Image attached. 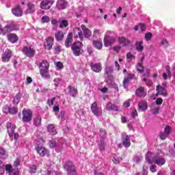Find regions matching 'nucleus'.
I'll return each mask as SVG.
<instances>
[{"instance_id": "nucleus-1", "label": "nucleus", "mask_w": 175, "mask_h": 175, "mask_svg": "<svg viewBox=\"0 0 175 175\" xmlns=\"http://www.w3.org/2000/svg\"><path fill=\"white\" fill-rule=\"evenodd\" d=\"M38 68L40 69V74L42 79H50V63L47 60L44 59L39 64Z\"/></svg>"}, {"instance_id": "nucleus-2", "label": "nucleus", "mask_w": 175, "mask_h": 175, "mask_svg": "<svg viewBox=\"0 0 175 175\" xmlns=\"http://www.w3.org/2000/svg\"><path fill=\"white\" fill-rule=\"evenodd\" d=\"M63 167L67 172V175H77V171H76V167L73 162L70 161H66Z\"/></svg>"}, {"instance_id": "nucleus-3", "label": "nucleus", "mask_w": 175, "mask_h": 175, "mask_svg": "<svg viewBox=\"0 0 175 175\" xmlns=\"http://www.w3.org/2000/svg\"><path fill=\"white\" fill-rule=\"evenodd\" d=\"M83 47V43L80 41L75 42L72 46L71 49L74 55L79 57L81 54V48Z\"/></svg>"}, {"instance_id": "nucleus-4", "label": "nucleus", "mask_w": 175, "mask_h": 175, "mask_svg": "<svg viewBox=\"0 0 175 175\" xmlns=\"http://www.w3.org/2000/svg\"><path fill=\"white\" fill-rule=\"evenodd\" d=\"M22 53L25 57H27V58H33L36 54V51L31 46H25L22 49Z\"/></svg>"}, {"instance_id": "nucleus-5", "label": "nucleus", "mask_w": 175, "mask_h": 175, "mask_svg": "<svg viewBox=\"0 0 175 175\" xmlns=\"http://www.w3.org/2000/svg\"><path fill=\"white\" fill-rule=\"evenodd\" d=\"M33 116V113H32V111L29 109H23L22 118L23 122H31Z\"/></svg>"}, {"instance_id": "nucleus-6", "label": "nucleus", "mask_w": 175, "mask_h": 175, "mask_svg": "<svg viewBox=\"0 0 175 175\" xmlns=\"http://www.w3.org/2000/svg\"><path fill=\"white\" fill-rule=\"evenodd\" d=\"M90 109L92 113H93L94 116H102L103 114L102 109L98 107V103H96V102H94L91 105Z\"/></svg>"}, {"instance_id": "nucleus-7", "label": "nucleus", "mask_w": 175, "mask_h": 175, "mask_svg": "<svg viewBox=\"0 0 175 175\" xmlns=\"http://www.w3.org/2000/svg\"><path fill=\"white\" fill-rule=\"evenodd\" d=\"M90 66L93 72L95 73H100L102 72V63H94L91 62L90 63Z\"/></svg>"}, {"instance_id": "nucleus-8", "label": "nucleus", "mask_w": 175, "mask_h": 175, "mask_svg": "<svg viewBox=\"0 0 175 175\" xmlns=\"http://www.w3.org/2000/svg\"><path fill=\"white\" fill-rule=\"evenodd\" d=\"M5 172L9 174V175H18V168L12 166L10 164H7L5 165Z\"/></svg>"}, {"instance_id": "nucleus-9", "label": "nucleus", "mask_w": 175, "mask_h": 175, "mask_svg": "<svg viewBox=\"0 0 175 175\" xmlns=\"http://www.w3.org/2000/svg\"><path fill=\"white\" fill-rule=\"evenodd\" d=\"M54 44V38L53 37H48L46 38L44 47L45 50H51L53 49V46Z\"/></svg>"}, {"instance_id": "nucleus-10", "label": "nucleus", "mask_w": 175, "mask_h": 175, "mask_svg": "<svg viewBox=\"0 0 175 175\" xmlns=\"http://www.w3.org/2000/svg\"><path fill=\"white\" fill-rule=\"evenodd\" d=\"M36 150L40 157H46L49 152V150L41 144L37 145Z\"/></svg>"}, {"instance_id": "nucleus-11", "label": "nucleus", "mask_w": 175, "mask_h": 175, "mask_svg": "<svg viewBox=\"0 0 175 175\" xmlns=\"http://www.w3.org/2000/svg\"><path fill=\"white\" fill-rule=\"evenodd\" d=\"M12 13L15 16V17H21L23 16V9L21 5H16L14 8L12 9Z\"/></svg>"}, {"instance_id": "nucleus-12", "label": "nucleus", "mask_w": 175, "mask_h": 175, "mask_svg": "<svg viewBox=\"0 0 175 175\" xmlns=\"http://www.w3.org/2000/svg\"><path fill=\"white\" fill-rule=\"evenodd\" d=\"M35 10H36L35 4L32 2H28L27 3V9L25 11V14H32V13H35Z\"/></svg>"}, {"instance_id": "nucleus-13", "label": "nucleus", "mask_w": 175, "mask_h": 175, "mask_svg": "<svg viewBox=\"0 0 175 175\" xmlns=\"http://www.w3.org/2000/svg\"><path fill=\"white\" fill-rule=\"evenodd\" d=\"M166 163V160L163 157H161L158 155H156L153 157V161H152V164L154 163L155 165H158L159 166H163Z\"/></svg>"}, {"instance_id": "nucleus-14", "label": "nucleus", "mask_w": 175, "mask_h": 175, "mask_svg": "<svg viewBox=\"0 0 175 175\" xmlns=\"http://www.w3.org/2000/svg\"><path fill=\"white\" fill-rule=\"evenodd\" d=\"M73 42V33L69 32L67 35V38L64 41V45L66 49H69V47H72V43Z\"/></svg>"}, {"instance_id": "nucleus-15", "label": "nucleus", "mask_w": 175, "mask_h": 175, "mask_svg": "<svg viewBox=\"0 0 175 175\" xmlns=\"http://www.w3.org/2000/svg\"><path fill=\"white\" fill-rule=\"evenodd\" d=\"M135 95L139 98H146L147 96V92L144 87H139L135 90Z\"/></svg>"}, {"instance_id": "nucleus-16", "label": "nucleus", "mask_w": 175, "mask_h": 175, "mask_svg": "<svg viewBox=\"0 0 175 175\" xmlns=\"http://www.w3.org/2000/svg\"><path fill=\"white\" fill-rule=\"evenodd\" d=\"M11 58H12V51L9 49H6L1 57L2 62H9Z\"/></svg>"}, {"instance_id": "nucleus-17", "label": "nucleus", "mask_w": 175, "mask_h": 175, "mask_svg": "<svg viewBox=\"0 0 175 175\" xmlns=\"http://www.w3.org/2000/svg\"><path fill=\"white\" fill-rule=\"evenodd\" d=\"M115 39L113 37L109 36H105L104 37V46L105 47H109L114 43Z\"/></svg>"}, {"instance_id": "nucleus-18", "label": "nucleus", "mask_w": 175, "mask_h": 175, "mask_svg": "<svg viewBox=\"0 0 175 175\" xmlns=\"http://www.w3.org/2000/svg\"><path fill=\"white\" fill-rule=\"evenodd\" d=\"M118 40L120 44H123L124 47H126L132 44V42H131L129 39L125 37H119L118 38Z\"/></svg>"}, {"instance_id": "nucleus-19", "label": "nucleus", "mask_w": 175, "mask_h": 175, "mask_svg": "<svg viewBox=\"0 0 175 175\" xmlns=\"http://www.w3.org/2000/svg\"><path fill=\"white\" fill-rule=\"evenodd\" d=\"M40 8L44 10H49L51 8V1L44 0L40 3Z\"/></svg>"}, {"instance_id": "nucleus-20", "label": "nucleus", "mask_w": 175, "mask_h": 175, "mask_svg": "<svg viewBox=\"0 0 175 175\" xmlns=\"http://www.w3.org/2000/svg\"><path fill=\"white\" fill-rule=\"evenodd\" d=\"M66 5H68V2L65 0H59L57 1L56 8L58 10H64V9H66Z\"/></svg>"}, {"instance_id": "nucleus-21", "label": "nucleus", "mask_w": 175, "mask_h": 175, "mask_svg": "<svg viewBox=\"0 0 175 175\" xmlns=\"http://www.w3.org/2000/svg\"><path fill=\"white\" fill-rule=\"evenodd\" d=\"M16 25L12 23L7 26L4 27V33L6 35V33H9V32H12V31H16Z\"/></svg>"}, {"instance_id": "nucleus-22", "label": "nucleus", "mask_w": 175, "mask_h": 175, "mask_svg": "<svg viewBox=\"0 0 175 175\" xmlns=\"http://www.w3.org/2000/svg\"><path fill=\"white\" fill-rule=\"evenodd\" d=\"M73 32L75 34H77V36H75V39L79 38L80 40H83L84 37L83 36V31L80 30V28L76 27L75 29H74Z\"/></svg>"}, {"instance_id": "nucleus-23", "label": "nucleus", "mask_w": 175, "mask_h": 175, "mask_svg": "<svg viewBox=\"0 0 175 175\" xmlns=\"http://www.w3.org/2000/svg\"><path fill=\"white\" fill-rule=\"evenodd\" d=\"M147 103L144 100H140L138 103V110L139 111H146L147 109Z\"/></svg>"}, {"instance_id": "nucleus-24", "label": "nucleus", "mask_w": 175, "mask_h": 175, "mask_svg": "<svg viewBox=\"0 0 175 175\" xmlns=\"http://www.w3.org/2000/svg\"><path fill=\"white\" fill-rule=\"evenodd\" d=\"M156 90L159 95H162L163 96L165 97L167 96V92L165 88H162V86L161 85H157Z\"/></svg>"}, {"instance_id": "nucleus-25", "label": "nucleus", "mask_w": 175, "mask_h": 175, "mask_svg": "<svg viewBox=\"0 0 175 175\" xmlns=\"http://www.w3.org/2000/svg\"><path fill=\"white\" fill-rule=\"evenodd\" d=\"M92 43L95 49H97V50H102V47H103L102 40H93Z\"/></svg>"}, {"instance_id": "nucleus-26", "label": "nucleus", "mask_w": 175, "mask_h": 175, "mask_svg": "<svg viewBox=\"0 0 175 175\" xmlns=\"http://www.w3.org/2000/svg\"><path fill=\"white\" fill-rule=\"evenodd\" d=\"M47 131L53 136H55V135H57V130H55V126H54V124H49L47 127Z\"/></svg>"}, {"instance_id": "nucleus-27", "label": "nucleus", "mask_w": 175, "mask_h": 175, "mask_svg": "<svg viewBox=\"0 0 175 175\" xmlns=\"http://www.w3.org/2000/svg\"><path fill=\"white\" fill-rule=\"evenodd\" d=\"M55 38L57 42H61L64 40V38H65V34H64L63 31H59L55 33Z\"/></svg>"}, {"instance_id": "nucleus-28", "label": "nucleus", "mask_w": 175, "mask_h": 175, "mask_svg": "<svg viewBox=\"0 0 175 175\" xmlns=\"http://www.w3.org/2000/svg\"><path fill=\"white\" fill-rule=\"evenodd\" d=\"M106 109L109 111H118V107H117L116 105H114L111 103H108L107 104Z\"/></svg>"}, {"instance_id": "nucleus-29", "label": "nucleus", "mask_w": 175, "mask_h": 175, "mask_svg": "<svg viewBox=\"0 0 175 175\" xmlns=\"http://www.w3.org/2000/svg\"><path fill=\"white\" fill-rule=\"evenodd\" d=\"M8 134L14 133V129H16V126L10 122H7L6 124Z\"/></svg>"}, {"instance_id": "nucleus-30", "label": "nucleus", "mask_w": 175, "mask_h": 175, "mask_svg": "<svg viewBox=\"0 0 175 175\" xmlns=\"http://www.w3.org/2000/svg\"><path fill=\"white\" fill-rule=\"evenodd\" d=\"M8 40L11 43H16L18 41V37L15 33H10L8 35Z\"/></svg>"}, {"instance_id": "nucleus-31", "label": "nucleus", "mask_w": 175, "mask_h": 175, "mask_svg": "<svg viewBox=\"0 0 175 175\" xmlns=\"http://www.w3.org/2000/svg\"><path fill=\"white\" fill-rule=\"evenodd\" d=\"M122 144L126 148L131 147V138L129 137V135L125 136L124 139L122 141Z\"/></svg>"}, {"instance_id": "nucleus-32", "label": "nucleus", "mask_w": 175, "mask_h": 175, "mask_svg": "<svg viewBox=\"0 0 175 175\" xmlns=\"http://www.w3.org/2000/svg\"><path fill=\"white\" fill-rule=\"evenodd\" d=\"M67 88H68L69 94H70L71 96L75 98V96H76V95H77L79 92L77 91V88L72 89V86H70V85L68 86Z\"/></svg>"}, {"instance_id": "nucleus-33", "label": "nucleus", "mask_w": 175, "mask_h": 175, "mask_svg": "<svg viewBox=\"0 0 175 175\" xmlns=\"http://www.w3.org/2000/svg\"><path fill=\"white\" fill-rule=\"evenodd\" d=\"M98 145L99 146L100 151H105L106 147V142L105 139H100V141L98 142Z\"/></svg>"}, {"instance_id": "nucleus-34", "label": "nucleus", "mask_w": 175, "mask_h": 175, "mask_svg": "<svg viewBox=\"0 0 175 175\" xmlns=\"http://www.w3.org/2000/svg\"><path fill=\"white\" fill-rule=\"evenodd\" d=\"M152 155V152H147L146 154V161L148 162V163L152 164V161H154V157L151 159V157Z\"/></svg>"}, {"instance_id": "nucleus-35", "label": "nucleus", "mask_w": 175, "mask_h": 175, "mask_svg": "<svg viewBox=\"0 0 175 175\" xmlns=\"http://www.w3.org/2000/svg\"><path fill=\"white\" fill-rule=\"evenodd\" d=\"M137 51H143L144 46H143V41H139L135 43Z\"/></svg>"}, {"instance_id": "nucleus-36", "label": "nucleus", "mask_w": 175, "mask_h": 175, "mask_svg": "<svg viewBox=\"0 0 175 175\" xmlns=\"http://www.w3.org/2000/svg\"><path fill=\"white\" fill-rule=\"evenodd\" d=\"M33 124L35 126H40L42 125V118L40 116H36L33 120Z\"/></svg>"}, {"instance_id": "nucleus-37", "label": "nucleus", "mask_w": 175, "mask_h": 175, "mask_svg": "<svg viewBox=\"0 0 175 175\" xmlns=\"http://www.w3.org/2000/svg\"><path fill=\"white\" fill-rule=\"evenodd\" d=\"M20 100H21V94L18 93L14 98V100H13L14 105H18V103H20Z\"/></svg>"}, {"instance_id": "nucleus-38", "label": "nucleus", "mask_w": 175, "mask_h": 175, "mask_svg": "<svg viewBox=\"0 0 175 175\" xmlns=\"http://www.w3.org/2000/svg\"><path fill=\"white\" fill-rule=\"evenodd\" d=\"M68 25H69L68 21L65 19H60V25H59V28H66Z\"/></svg>"}, {"instance_id": "nucleus-39", "label": "nucleus", "mask_w": 175, "mask_h": 175, "mask_svg": "<svg viewBox=\"0 0 175 175\" xmlns=\"http://www.w3.org/2000/svg\"><path fill=\"white\" fill-rule=\"evenodd\" d=\"M101 139L100 140H105L107 137V133H106V130L101 129H100V133H99Z\"/></svg>"}, {"instance_id": "nucleus-40", "label": "nucleus", "mask_w": 175, "mask_h": 175, "mask_svg": "<svg viewBox=\"0 0 175 175\" xmlns=\"http://www.w3.org/2000/svg\"><path fill=\"white\" fill-rule=\"evenodd\" d=\"M83 35L85 38H86V39H88L89 38H91V36H92V31H91L90 29H85L83 31Z\"/></svg>"}, {"instance_id": "nucleus-41", "label": "nucleus", "mask_w": 175, "mask_h": 175, "mask_svg": "<svg viewBox=\"0 0 175 175\" xmlns=\"http://www.w3.org/2000/svg\"><path fill=\"white\" fill-rule=\"evenodd\" d=\"M17 111H18V108H17V107H10L8 113L9 114H12L13 116L14 114H17Z\"/></svg>"}, {"instance_id": "nucleus-42", "label": "nucleus", "mask_w": 175, "mask_h": 175, "mask_svg": "<svg viewBox=\"0 0 175 175\" xmlns=\"http://www.w3.org/2000/svg\"><path fill=\"white\" fill-rule=\"evenodd\" d=\"M136 69L139 73H143V72H144V66L140 63L137 64Z\"/></svg>"}, {"instance_id": "nucleus-43", "label": "nucleus", "mask_w": 175, "mask_h": 175, "mask_svg": "<svg viewBox=\"0 0 175 175\" xmlns=\"http://www.w3.org/2000/svg\"><path fill=\"white\" fill-rule=\"evenodd\" d=\"M122 84H123V88H124V90L128 89V87H129V81L128 80V79H126L124 77L123 79V81H122Z\"/></svg>"}, {"instance_id": "nucleus-44", "label": "nucleus", "mask_w": 175, "mask_h": 175, "mask_svg": "<svg viewBox=\"0 0 175 175\" xmlns=\"http://www.w3.org/2000/svg\"><path fill=\"white\" fill-rule=\"evenodd\" d=\"M105 75H107V76H109V75H111V73L113 72V67L109 66V67L105 68Z\"/></svg>"}, {"instance_id": "nucleus-45", "label": "nucleus", "mask_w": 175, "mask_h": 175, "mask_svg": "<svg viewBox=\"0 0 175 175\" xmlns=\"http://www.w3.org/2000/svg\"><path fill=\"white\" fill-rule=\"evenodd\" d=\"M165 70L169 79H172V71H170V66L167 65L165 66Z\"/></svg>"}, {"instance_id": "nucleus-46", "label": "nucleus", "mask_w": 175, "mask_h": 175, "mask_svg": "<svg viewBox=\"0 0 175 175\" xmlns=\"http://www.w3.org/2000/svg\"><path fill=\"white\" fill-rule=\"evenodd\" d=\"M124 78L127 79L129 81H131V80L136 79V75L135 74L130 73L127 77H124Z\"/></svg>"}, {"instance_id": "nucleus-47", "label": "nucleus", "mask_w": 175, "mask_h": 175, "mask_svg": "<svg viewBox=\"0 0 175 175\" xmlns=\"http://www.w3.org/2000/svg\"><path fill=\"white\" fill-rule=\"evenodd\" d=\"M41 21L43 24H46V23H50V17L48 16H42Z\"/></svg>"}, {"instance_id": "nucleus-48", "label": "nucleus", "mask_w": 175, "mask_h": 175, "mask_svg": "<svg viewBox=\"0 0 175 175\" xmlns=\"http://www.w3.org/2000/svg\"><path fill=\"white\" fill-rule=\"evenodd\" d=\"M20 163H21V160L19 158H16L13 163V166L14 167H18V166H20Z\"/></svg>"}, {"instance_id": "nucleus-49", "label": "nucleus", "mask_w": 175, "mask_h": 175, "mask_svg": "<svg viewBox=\"0 0 175 175\" xmlns=\"http://www.w3.org/2000/svg\"><path fill=\"white\" fill-rule=\"evenodd\" d=\"M37 167L35 165H30L29 167V172L30 173H36Z\"/></svg>"}, {"instance_id": "nucleus-50", "label": "nucleus", "mask_w": 175, "mask_h": 175, "mask_svg": "<svg viewBox=\"0 0 175 175\" xmlns=\"http://www.w3.org/2000/svg\"><path fill=\"white\" fill-rule=\"evenodd\" d=\"M0 172L1 174H3L5 173V164L0 160Z\"/></svg>"}, {"instance_id": "nucleus-51", "label": "nucleus", "mask_w": 175, "mask_h": 175, "mask_svg": "<svg viewBox=\"0 0 175 175\" xmlns=\"http://www.w3.org/2000/svg\"><path fill=\"white\" fill-rule=\"evenodd\" d=\"M56 98L53 97L51 100L48 99L46 100V103L49 106H53L54 105V100H55Z\"/></svg>"}, {"instance_id": "nucleus-52", "label": "nucleus", "mask_w": 175, "mask_h": 175, "mask_svg": "<svg viewBox=\"0 0 175 175\" xmlns=\"http://www.w3.org/2000/svg\"><path fill=\"white\" fill-rule=\"evenodd\" d=\"M126 59H136V56L132 55V53H127Z\"/></svg>"}, {"instance_id": "nucleus-53", "label": "nucleus", "mask_w": 175, "mask_h": 175, "mask_svg": "<svg viewBox=\"0 0 175 175\" xmlns=\"http://www.w3.org/2000/svg\"><path fill=\"white\" fill-rule=\"evenodd\" d=\"M49 146L51 148H55V147H57V142H55V141L51 140L49 141Z\"/></svg>"}, {"instance_id": "nucleus-54", "label": "nucleus", "mask_w": 175, "mask_h": 175, "mask_svg": "<svg viewBox=\"0 0 175 175\" xmlns=\"http://www.w3.org/2000/svg\"><path fill=\"white\" fill-rule=\"evenodd\" d=\"M152 38V33L150 32L146 33L145 34V39L146 40H151V38Z\"/></svg>"}, {"instance_id": "nucleus-55", "label": "nucleus", "mask_w": 175, "mask_h": 175, "mask_svg": "<svg viewBox=\"0 0 175 175\" xmlns=\"http://www.w3.org/2000/svg\"><path fill=\"white\" fill-rule=\"evenodd\" d=\"M150 170L152 173H157V165L155 164L152 165L150 167Z\"/></svg>"}, {"instance_id": "nucleus-56", "label": "nucleus", "mask_w": 175, "mask_h": 175, "mask_svg": "<svg viewBox=\"0 0 175 175\" xmlns=\"http://www.w3.org/2000/svg\"><path fill=\"white\" fill-rule=\"evenodd\" d=\"M10 107L8 105H5L3 107V112L5 113V114H9V110H10Z\"/></svg>"}, {"instance_id": "nucleus-57", "label": "nucleus", "mask_w": 175, "mask_h": 175, "mask_svg": "<svg viewBox=\"0 0 175 175\" xmlns=\"http://www.w3.org/2000/svg\"><path fill=\"white\" fill-rule=\"evenodd\" d=\"M5 154H6V150H5L3 148L0 147V158H2V157H5Z\"/></svg>"}, {"instance_id": "nucleus-58", "label": "nucleus", "mask_w": 175, "mask_h": 175, "mask_svg": "<svg viewBox=\"0 0 175 175\" xmlns=\"http://www.w3.org/2000/svg\"><path fill=\"white\" fill-rule=\"evenodd\" d=\"M171 130H172V129L170 128V126H165V129H164L165 133H166V135H170Z\"/></svg>"}, {"instance_id": "nucleus-59", "label": "nucleus", "mask_w": 175, "mask_h": 175, "mask_svg": "<svg viewBox=\"0 0 175 175\" xmlns=\"http://www.w3.org/2000/svg\"><path fill=\"white\" fill-rule=\"evenodd\" d=\"M112 161L113 162V163H115L116 165H118V163H120V159H118V157H117L116 156L113 157Z\"/></svg>"}, {"instance_id": "nucleus-60", "label": "nucleus", "mask_w": 175, "mask_h": 175, "mask_svg": "<svg viewBox=\"0 0 175 175\" xmlns=\"http://www.w3.org/2000/svg\"><path fill=\"white\" fill-rule=\"evenodd\" d=\"M139 28L142 32H144L146 31V24L144 23H139Z\"/></svg>"}, {"instance_id": "nucleus-61", "label": "nucleus", "mask_w": 175, "mask_h": 175, "mask_svg": "<svg viewBox=\"0 0 175 175\" xmlns=\"http://www.w3.org/2000/svg\"><path fill=\"white\" fill-rule=\"evenodd\" d=\"M57 68L58 69H64V64L61 62H58L56 64Z\"/></svg>"}, {"instance_id": "nucleus-62", "label": "nucleus", "mask_w": 175, "mask_h": 175, "mask_svg": "<svg viewBox=\"0 0 175 175\" xmlns=\"http://www.w3.org/2000/svg\"><path fill=\"white\" fill-rule=\"evenodd\" d=\"M162 103H163V99L157 98L156 100V105H162Z\"/></svg>"}, {"instance_id": "nucleus-63", "label": "nucleus", "mask_w": 175, "mask_h": 175, "mask_svg": "<svg viewBox=\"0 0 175 175\" xmlns=\"http://www.w3.org/2000/svg\"><path fill=\"white\" fill-rule=\"evenodd\" d=\"M54 50L55 51V53H61V46L59 45H56L54 47Z\"/></svg>"}, {"instance_id": "nucleus-64", "label": "nucleus", "mask_w": 175, "mask_h": 175, "mask_svg": "<svg viewBox=\"0 0 175 175\" xmlns=\"http://www.w3.org/2000/svg\"><path fill=\"white\" fill-rule=\"evenodd\" d=\"M0 35H5V29L2 25H0Z\"/></svg>"}]
</instances>
